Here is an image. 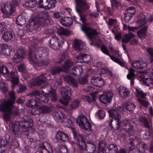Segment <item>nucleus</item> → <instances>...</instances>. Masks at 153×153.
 I'll return each instance as SVG.
<instances>
[{
    "mask_svg": "<svg viewBox=\"0 0 153 153\" xmlns=\"http://www.w3.org/2000/svg\"><path fill=\"white\" fill-rule=\"evenodd\" d=\"M48 57V51L42 47L33 48L28 53L29 61L33 66L48 65L50 61Z\"/></svg>",
    "mask_w": 153,
    "mask_h": 153,
    "instance_id": "1",
    "label": "nucleus"
},
{
    "mask_svg": "<svg viewBox=\"0 0 153 153\" xmlns=\"http://www.w3.org/2000/svg\"><path fill=\"white\" fill-rule=\"evenodd\" d=\"M81 27L82 30L84 32L86 37L90 41V45H95L99 46L101 44L102 41L100 39L98 40L97 43L95 41L96 40V35L99 34L98 32L96 29L87 27L83 25H81Z\"/></svg>",
    "mask_w": 153,
    "mask_h": 153,
    "instance_id": "2",
    "label": "nucleus"
},
{
    "mask_svg": "<svg viewBox=\"0 0 153 153\" xmlns=\"http://www.w3.org/2000/svg\"><path fill=\"white\" fill-rule=\"evenodd\" d=\"M76 3L75 9L79 13L80 17L79 20L81 21L83 23H85L86 21V15L81 14L84 11L88 10L90 5L85 0H75Z\"/></svg>",
    "mask_w": 153,
    "mask_h": 153,
    "instance_id": "3",
    "label": "nucleus"
},
{
    "mask_svg": "<svg viewBox=\"0 0 153 153\" xmlns=\"http://www.w3.org/2000/svg\"><path fill=\"white\" fill-rule=\"evenodd\" d=\"M111 128L120 130L123 129L129 136L132 135L134 133V129L133 126L130 124L129 122L126 120L122 121L120 120L116 123L114 124L113 126H112Z\"/></svg>",
    "mask_w": 153,
    "mask_h": 153,
    "instance_id": "4",
    "label": "nucleus"
},
{
    "mask_svg": "<svg viewBox=\"0 0 153 153\" xmlns=\"http://www.w3.org/2000/svg\"><path fill=\"white\" fill-rule=\"evenodd\" d=\"M12 2L7 1L4 3L1 8V11L6 15L7 18L10 17L12 14L15 11L16 7L18 4V0H12Z\"/></svg>",
    "mask_w": 153,
    "mask_h": 153,
    "instance_id": "5",
    "label": "nucleus"
},
{
    "mask_svg": "<svg viewBox=\"0 0 153 153\" xmlns=\"http://www.w3.org/2000/svg\"><path fill=\"white\" fill-rule=\"evenodd\" d=\"M59 91L60 94L63 96L62 98L60 100V102L65 105H67L72 93L71 87L68 86L62 87L60 88Z\"/></svg>",
    "mask_w": 153,
    "mask_h": 153,
    "instance_id": "6",
    "label": "nucleus"
},
{
    "mask_svg": "<svg viewBox=\"0 0 153 153\" xmlns=\"http://www.w3.org/2000/svg\"><path fill=\"white\" fill-rule=\"evenodd\" d=\"M50 74L48 72L41 73L40 76L36 77L31 83L32 86H36L45 82L47 80L50 79Z\"/></svg>",
    "mask_w": 153,
    "mask_h": 153,
    "instance_id": "7",
    "label": "nucleus"
},
{
    "mask_svg": "<svg viewBox=\"0 0 153 153\" xmlns=\"http://www.w3.org/2000/svg\"><path fill=\"white\" fill-rule=\"evenodd\" d=\"M41 91L44 94L49 96L51 101H56L57 99L56 92L52 90L51 86L49 84H47L42 87Z\"/></svg>",
    "mask_w": 153,
    "mask_h": 153,
    "instance_id": "8",
    "label": "nucleus"
},
{
    "mask_svg": "<svg viewBox=\"0 0 153 153\" xmlns=\"http://www.w3.org/2000/svg\"><path fill=\"white\" fill-rule=\"evenodd\" d=\"M108 111L110 117L114 119H111L109 123V126L111 128L112 126H113L114 124L116 123L120 120L121 115L117 110L115 109L110 110Z\"/></svg>",
    "mask_w": 153,
    "mask_h": 153,
    "instance_id": "9",
    "label": "nucleus"
},
{
    "mask_svg": "<svg viewBox=\"0 0 153 153\" xmlns=\"http://www.w3.org/2000/svg\"><path fill=\"white\" fill-rule=\"evenodd\" d=\"M13 102L11 101H7L3 99L0 100V111L10 112L11 108H13Z\"/></svg>",
    "mask_w": 153,
    "mask_h": 153,
    "instance_id": "10",
    "label": "nucleus"
},
{
    "mask_svg": "<svg viewBox=\"0 0 153 153\" xmlns=\"http://www.w3.org/2000/svg\"><path fill=\"white\" fill-rule=\"evenodd\" d=\"M56 2V0H40L39 4L40 7L49 10L55 7Z\"/></svg>",
    "mask_w": 153,
    "mask_h": 153,
    "instance_id": "11",
    "label": "nucleus"
},
{
    "mask_svg": "<svg viewBox=\"0 0 153 153\" xmlns=\"http://www.w3.org/2000/svg\"><path fill=\"white\" fill-rule=\"evenodd\" d=\"M11 130L13 133V134L15 136H18L22 134H25L26 137H27L29 135L28 132H25V131H22L19 126L17 125V123L15 122L14 123L11 124Z\"/></svg>",
    "mask_w": 153,
    "mask_h": 153,
    "instance_id": "12",
    "label": "nucleus"
},
{
    "mask_svg": "<svg viewBox=\"0 0 153 153\" xmlns=\"http://www.w3.org/2000/svg\"><path fill=\"white\" fill-rule=\"evenodd\" d=\"M49 17L48 13L46 12H41L39 13L37 20L39 23L40 22L42 27H43L48 24Z\"/></svg>",
    "mask_w": 153,
    "mask_h": 153,
    "instance_id": "13",
    "label": "nucleus"
},
{
    "mask_svg": "<svg viewBox=\"0 0 153 153\" xmlns=\"http://www.w3.org/2000/svg\"><path fill=\"white\" fill-rule=\"evenodd\" d=\"M113 95V94L111 91L105 92L99 96L100 100L104 104L109 103L111 102Z\"/></svg>",
    "mask_w": 153,
    "mask_h": 153,
    "instance_id": "14",
    "label": "nucleus"
},
{
    "mask_svg": "<svg viewBox=\"0 0 153 153\" xmlns=\"http://www.w3.org/2000/svg\"><path fill=\"white\" fill-rule=\"evenodd\" d=\"M26 51L23 48H20L17 51L13 58V61L15 63H18L21 62L25 56Z\"/></svg>",
    "mask_w": 153,
    "mask_h": 153,
    "instance_id": "15",
    "label": "nucleus"
},
{
    "mask_svg": "<svg viewBox=\"0 0 153 153\" xmlns=\"http://www.w3.org/2000/svg\"><path fill=\"white\" fill-rule=\"evenodd\" d=\"M59 38L56 36L52 37L49 40V46L56 50H60L62 48L61 42H58Z\"/></svg>",
    "mask_w": 153,
    "mask_h": 153,
    "instance_id": "16",
    "label": "nucleus"
},
{
    "mask_svg": "<svg viewBox=\"0 0 153 153\" xmlns=\"http://www.w3.org/2000/svg\"><path fill=\"white\" fill-rule=\"evenodd\" d=\"M8 78L11 81L12 87L14 88L19 83V77L17 73L11 71L8 75Z\"/></svg>",
    "mask_w": 153,
    "mask_h": 153,
    "instance_id": "17",
    "label": "nucleus"
},
{
    "mask_svg": "<svg viewBox=\"0 0 153 153\" xmlns=\"http://www.w3.org/2000/svg\"><path fill=\"white\" fill-rule=\"evenodd\" d=\"M33 96H34L35 99L37 100L39 103L40 102H43L45 103L48 102L49 100L48 97L40 93L38 91H36L32 93Z\"/></svg>",
    "mask_w": 153,
    "mask_h": 153,
    "instance_id": "18",
    "label": "nucleus"
},
{
    "mask_svg": "<svg viewBox=\"0 0 153 153\" xmlns=\"http://www.w3.org/2000/svg\"><path fill=\"white\" fill-rule=\"evenodd\" d=\"M41 26L42 27L40 22L39 23L36 20V21H32L30 22L28 24L26 25V28L28 31L31 32L33 30H37Z\"/></svg>",
    "mask_w": 153,
    "mask_h": 153,
    "instance_id": "19",
    "label": "nucleus"
},
{
    "mask_svg": "<svg viewBox=\"0 0 153 153\" xmlns=\"http://www.w3.org/2000/svg\"><path fill=\"white\" fill-rule=\"evenodd\" d=\"M16 122L17 123V125H18L21 129H26L25 130V132H28L27 131L29 130V128H30L33 125L32 123L21 120L20 121Z\"/></svg>",
    "mask_w": 153,
    "mask_h": 153,
    "instance_id": "20",
    "label": "nucleus"
},
{
    "mask_svg": "<svg viewBox=\"0 0 153 153\" xmlns=\"http://www.w3.org/2000/svg\"><path fill=\"white\" fill-rule=\"evenodd\" d=\"M91 82L94 85L100 87H102L105 83L104 81L102 78L98 77L92 78Z\"/></svg>",
    "mask_w": 153,
    "mask_h": 153,
    "instance_id": "21",
    "label": "nucleus"
},
{
    "mask_svg": "<svg viewBox=\"0 0 153 153\" xmlns=\"http://www.w3.org/2000/svg\"><path fill=\"white\" fill-rule=\"evenodd\" d=\"M14 33L12 30H7L3 34L1 38L5 42H8L13 39Z\"/></svg>",
    "mask_w": 153,
    "mask_h": 153,
    "instance_id": "22",
    "label": "nucleus"
},
{
    "mask_svg": "<svg viewBox=\"0 0 153 153\" xmlns=\"http://www.w3.org/2000/svg\"><path fill=\"white\" fill-rule=\"evenodd\" d=\"M85 149L88 153H94L96 150V146L91 141H88L86 143Z\"/></svg>",
    "mask_w": 153,
    "mask_h": 153,
    "instance_id": "23",
    "label": "nucleus"
},
{
    "mask_svg": "<svg viewBox=\"0 0 153 153\" xmlns=\"http://www.w3.org/2000/svg\"><path fill=\"white\" fill-rule=\"evenodd\" d=\"M132 65L136 69H142L147 66V64L146 61H135L133 62Z\"/></svg>",
    "mask_w": 153,
    "mask_h": 153,
    "instance_id": "24",
    "label": "nucleus"
},
{
    "mask_svg": "<svg viewBox=\"0 0 153 153\" xmlns=\"http://www.w3.org/2000/svg\"><path fill=\"white\" fill-rule=\"evenodd\" d=\"M119 92L120 96L123 98H126L130 94L129 89L125 87L120 86L119 89Z\"/></svg>",
    "mask_w": 153,
    "mask_h": 153,
    "instance_id": "25",
    "label": "nucleus"
},
{
    "mask_svg": "<svg viewBox=\"0 0 153 153\" xmlns=\"http://www.w3.org/2000/svg\"><path fill=\"white\" fill-rule=\"evenodd\" d=\"M55 138L57 140L65 142L68 139V137L67 134L63 131H58L56 132Z\"/></svg>",
    "mask_w": 153,
    "mask_h": 153,
    "instance_id": "26",
    "label": "nucleus"
},
{
    "mask_svg": "<svg viewBox=\"0 0 153 153\" xmlns=\"http://www.w3.org/2000/svg\"><path fill=\"white\" fill-rule=\"evenodd\" d=\"M76 59L78 61L83 60V62L87 63L90 61L91 56L88 54L80 53L77 55Z\"/></svg>",
    "mask_w": 153,
    "mask_h": 153,
    "instance_id": "27",
    "label": "nucleus"
},
{
    "mask_svg": "<svg viewBox=\"0 0 153 153\" xmlns=\"http://www.w3.org/2000/svg\"><path fill=\"white\" fill-rule=\"evenodd\" d=\"M70 74L73 76H76L80 75L82 73L81 67L75 66L70 71Z\"/></svg>",
    "mask_w": 153,
    "mask_h": 153,
    "instance_id": "28",
    "label": "nucleus"
},
{
    "mask_svg": "<svg viewBox=\"0 0 153 153\" xmlns=\"http://www.w3.org/2000/svg\"><path fill=\"white\" fill-rule=\"evenodd\" d=\"M74 63L70 59L66 60L62 65L63 71L65 72H68L70 68L73 66Z\"/></svg>",
    "mask_w": 153,
    "mask_h": 153,
    "instance_id": "29",
    "label": "nucleus"
},
{
    "mask_svg": "<svg viewBox=\"0 0 153 153\" xmlns=\"http://www.w3.org/2000/svg\"><path fill=\"white\" fill-rule=\"evenodd\" d=\"M118 151L117 146L114 144L109 145L105 150L106 153H117Z\"/></svg>",
    "mask_w": 153,
    "mask_h": 153,
    "instance_id": "30",
    "label": "nucleus"
},
{
    "mask_svg": "<svg viewBox=\"0 0 153 153\" xmlns=\"http://www.w3.org/2000/svg\"><path fill=\"white\" fill-rule=\"evenodd\" d=\"M72 19L70 17H65L61 19L60 22L63 26L67 27L73 24Z\"/></svg>",
    "mask_w": 153,
    "mask_h": 153,
    "instance_id": "31",
    "label": "nucleus"
},
{
    "mask_svg": "<svg viewBox=\"0 0 153 153\" xmlns=\"http://www.w3.org/2000/svg\"><path fill=\"white\" fill-rule=\"evenodd\" d=\"M129 71V73L127 75V78L131 80V84L132 85H133L134 82V80L135 79V74L134 73V70L132 68L128 69Z\"/></svg>",
    "mask_w": 153,
    "mask_h": 153,
    "instance_id": "32",
    "label": "nucleus"
},
{
    "mask_svg": "<svg viewBox=\"0 0 153 153\" xmlns=\"http://www.w3.org/2000/svg\"><path fill=\"white\" fill-rule=\"evenodd\" d=\"M147 29V27L145 26L137 31V34L138 37L141 39H145L146 36V32Z\"/></svg>",
    "mask_w": 153,
    "mask_h": 153,
    "instance_id": "33",
    "label": "nucleus"
},
{
    "mask_svg": "<svg viewBox=\"0 0 153 153\" xmlns=\"http://www.w3.org/2000/svg\"><path fill=\"white\" fill-rule=\"evenodd\" d=\"M137 23L140 27H142L146 24L145 16L143 14L140 13L138 15Z\"/></svg>",
    "mask_w": 153,
    "mask_h": 153,
    "instance_id": "34",
    "label": "nucleus"
},
{
    "mask_svg": "<svg viewBox=\"0 0 153 153\" xmlns=\"http://www.w3.org/2000/svg\"><path fill=\"white\" fill-rule=\"evenodd\" d=\"M88 120L87 117L84 115L79 116L76 120V123L79 127H81Z\"/></svg>",
    "mask_w": 153,
    "mask_h": 153,
    "instance_id": "35",
    "label": "nucleus"
},
{
    "mask_svg": "<svg viewBox=\"0 0 153 153\" xmlns=\"http://www.w3.org/2000/svg\"><path fill=\"white\" fill-rule=\"evenodd\" d=\"M37 4L36 0H29L26 1L24 3L22 4V6L25 7H29L33 8L35 7Z\"/></svg>",
    "mask_w": 153,
    "mask_h": 153,
    "instance_id": "36",
    "label": "nucleus"
},
{
    "mask_svg": "<svg viewBox=\"0 0 153 153\" xmlns=\"http://www.w3.org/2000/svg\"><path fill=\"white\" fill-rule=\"evenodd\" d=\"M57 33L59 35L67 36L70 34V31L68 29L60 27L58 29Z\"/></svg>",
    "mask_w": 153,
    "mask_h": 153,
    "instance_id": "37",
    "label": "nucleus"
},
{
    "mask_svg": "<svg viewBox=\"0 0 153 153\" xmlns=\"http://www.w3.org/2000/svg\"><path fill=\"white\" fill-rule=\"evenodd\" d=\"M134 35L131 33L126 34L124 35L122 41L123 43H127L129 42L131 38H134Z\"/></svg>",
    "mask_w": 153,
    "mask_h": 153,
    "instance_id": "38",
    "label": "nucleus"
},
{
    "mask_svg": "<svg viewBox=\"0 0 153 153\" xmlns=\"http://www.w3.org/2000/svg\"><path fill=\"white\" fill-rule=\"evenodd\" d=\"M25 22L26 20L25 17L23 15H19L16 18V24L19 26H22L25 24Z\"/></svg>",
    "mask_w": 153,
    "mask_h": 153,
    "instance_id": "39",
    "label": "nucleus"
},
{
    "mask_svg": "<svg viewBox=\"0 0 153 153\" xmlns=\"http://www.w3.org/2000/svg\"><path fill=\"white\" fill-rule=\"evenodd\" d=\"M149 72L148 71L147 72H145L144 74V78L145 79V80L144 81L146 85L148 86H149L151 84H153V79L150 77L148 78H145V77L146 76V75H149Z\"/></svg>",
    "mask_w": 153,
    "mask_h": 153,
    "instance_id": "40",
    "label": "nucleus"
},
{
    "mask_svg": "<svg viewBox=\"0 0 153 153\" xmlns=\"http://www.w3.org/2000/svg\"><path fill=\"white\" fill-rule=\"evenodd\" d=\"M26 105L27 106L29 107H34L39 105L38 101L37 100H30L27 102H26Z\"/></svg>",
    "mask_w": 153,
    "mask_h": 153,
    "instance_id": "41",
    "label": "nucleus"
},
{
    "mask_svg": "<svg viewBox=\"0 0 153 153\" xmlns=\"http://www.w3.org/2000/svg\"><path fill=\"white\" fill-rule=\"evenodd\" d=\"M40 107L42 114H48L52 110L51 107L48 105H43Z\"/></svg>",
    "mask_w": 153,
    "mask_h": 153,
    "instance_id": "42",
    "label": "nucleus"
},
{
    "mask_svg": "<svg viewBox=\"0 0 153 153\" xmlns=\"http://www.w3.org/2000/svg\"><path fill=\"white\" fill-rule=\"evenodd\" d=\"M137 148L139 152H144L147 149L146 144L143 142H140L137 144Z\"/></svg>",
    "mask_w": 153,
    "mask_h": 153,
    "instance_id": "43",
    "label": "nucleus"
},
{
    "mask_svg": "<svg viewBox=\"0 0 153 153\" xmlns=\"http://www.w3.org/2000/svg\"><path fill=\"white\" fill-rule=\"evenodd\" d=\"M63 71V69L59 66H54L51 69V73L52 75H55L59 74L61 72Z\"/></svg>",
    "mask_w": 153,
    "mask_h": 153,
    "instance_id": "44",
    "label": "nucleus"
},
{
    "mask_svg": "<svg viewBox=\"0 0 153 153\" xmlns=\"http://www.w3.org/2000/svg\"><path fill=\"white\" fill-rule=\"evenodd\" d=\"M80 127L82 129L88 131H90L91 130V125L88 120Z\"/></svg>",
    "mask_w": 153,
    "mask_h": 153,
    "instance_id": "45",
    "label": "nucleus"
},
{
    "mask_svg": "<svg viewBox=\"0 0 153 153\" xmlns=\"http://www.w3.org/2000/svg\"><path fill=\"white\" fill-rule=\"evenodd\" d=\"M126 110L129 111H133L135 108V105L133 104L127 102L124 104Z\"/></svg>",
    "mask_w": 153,
    "mask_h": 153,
    "instance_id": "46",
    "label": "nucleus"
},
{
    "mask_svg": "<svg viewBox=\"0 0 153 153\" xmlns=\"http://www.w3.org/2000/svg\"><path fill=\"white\" fill-rule=\"evenodd\" d=\"M80 103L78 100H75L73 101L70 105V109L71 110L75 109L77 108Z\"/></svg>",
    "mask_w": 153,
    "mask_h": 153,
    "instance_id": "47",
    "label": "nucleus"
},
{
    "mask_svg": "<svg viewBox=\"0 0 153 153\" xmlns=\"http://www.w3.org/2000/svg\"><path fill=\"white\" fill-rule=\"evenodd\" d=\"M82 99L85 101H87L90 103L93 102L95 101V99L94 97H92V98L90 97L89 96L87 95H83L82 97Z\"/></svg>",
    "mask_w": 153,
    "mask_h": 153,
    "instance_id": "48",
    "label": "nucleus"
},
{
    "mask_svg": "<svg viewBox=\"0 0 153 153\" xmlns=\"http://www.w3.org/2000/svg\"><path fill=\"white\" fill-rule=\"evenodd\" d=\"M139 120L144 123V126L146 127L147 128L150 127V126L149 125V123L146 117L143 116H140L139 118Z\"/></svg>",
    "mask_w": 153,
    "mask_h": 153,
    "instance_id": "49",
    "label": "nucleus"
},
{
    "mask_svg": "<svg viewBox=\"0 0 153 153\" xmlns=\"http://www.w3.org/2000/svg\"><path fill=\"white\" fill-rule=\"evenodd\" d=\"M96 115L100 119H103L105 115V111L102 109H99L97 112Z\"/></svg>",
    "mask_w": 153,
    "mask_h": 153,
    "instance_id": "50",
    "label": "nucleus"
},
{
    "mask_svg": "<svg viewBox=\"0 0 153 153\" xmlns=\"http://www.w3.org/2000/svg\"><path fill=\"white\" fill-rule=\"evenodd\" d=\"M81 42L77 39L74 40L73 44V47L74 49L76 50H79L80 49Z\"/></svg>",
    "mask_w": 153,
    "mask_h": 153,
    "instance_id": "51",
    "label": "nucleus"
},
{
    "mask_svg": "<svg viewBox=\"0 0 153 153\" xmlns=\"http://www.w3.org/2000/svg\"><path fill=\"white\" fill-rule=\"evenodd\" d=\"M72 133L73 134L74 137V139L77 141L78 142L80 141V138L82 137V135L79 132H77L74 130L72 131Z\"/></svg>",
    "mask_w": 153,
    "mask_h": 153,
    "instance_id": "52",
    "label": "nucleus"
},
{
    "mask_svg": "<svg viewBox=\"0 0 153 153\" xmlns=\"http://www.w3.org/2000/svg\"><path fill=\"white\" fill-rule=\"evenodd\" d=\"M124 20L126 22H128L133 16L131 14H129L128 12L125 11L124 14Z\"/></svg>",
    "mask_w": 153,
    "mask_h": 153,
    "instance_id": "53",
    "label": "nucleus"
},
{
    "mask_svg": "<svg viewBox=\"0 0 153 153\" xmlns=\"http://www.w3.org/2000/svg\"><path fill=\"white\" fill-rule=\"evenodd\" d=\"M12 108H11V111L10 112H4V113L3 115V117L4 120L6 121H9L10 117V115L12 114Z\"/></svg>",
    "mask_w": 153,
    "mask_h": 153,
    "instance_id": "54",
    "label": "nucleus"
},
{
    "mask_svg": "<svg viewBox=\"0 0 153 153\" xmlns=\"http://www.w3.org/2000/svg\"><path fill=\"white\" fill-rule=\"evenodd\" d=\"M79 82L82 85H84L88 84V82L86 77H81L78 78Z\"/></svg>",
    "mask_w": 153,
    "mask_h": 153,
    "instance_id": "55",
    "label": "nucleus"
},
{
    "mask_svg": "<svg viewBox=\"0 0 153 153\" xmlns=\"http://www.w3.org/2000/svg\"><path fill=\"white\" fill-rule=\"evenodd\" d=\"M70 85L76 88L78 87L79 83L77 79L73 78L69 84Z\"/></svg>",
    "mask_w": 153,
    "mask_h": 153,
    "instance_id": "56",
    "label": "nucleus"
},
{
    "mask_svg": "<svg viewBox=\"0 0 153 153\" xmlns=\"http://www.w3.org/2000/svg\"><path fill=\"white\" fill-rule=\"evenodd\" d=\"M12 51V47L10 45H7V48H6L3 54L7 56H9L11 52Z\"/></svg>",
    "mask_w": 153,
    "mask_h": 153,
    "instance_id": "57",
    "label": "nucleus"
},
{
    "mask_svg": "<svg viewBox=\"0 0 153 153\" xmlns=\"http://www.w3.org/2000/svg\"><path fill=\"white\" fill-rule=\"evenodd\" d=\"M11 145L14 146V147L18 148L19 146V141L17 138H13L11 139Z\"/></svg>",
    "mask_w": 153,
    "mask_h": 153,
    "instance_id": "58",
    "label": "nucleus"
},
{
    "mask_svg": "<svg viewBox=\"0 0 153 153\" xmlns=\"http://www.w3.org/2000/svg\"><path fill=\"white\" fill-rule=\"evenodd\" d=\"M138 100L140 104L143 105L146 108H147L149 105V102L146 100L140 98H138Z\"/></svg>",
    "mask_w": 153,
    "mask_h": 153,
    "instance_id": "59",
    "label": "nucleus"
},
{
    "mask_svg": "<svg viewBox=\"0 0 153 153\" xmlns=\"http://www.w3.org/2000/svg\"><path fill=\"white\" fill-rule=\"evenodd\" d=\"M9 143V139H2L0 140V146L1 147H5Z\"/></svg>",
    "mask_w": 153,
    "mask_h": 153,
    "instance_id": "60",
    "label": "nucleus"
},
{
    "mask_svg": "<svg viewBox=\"0 0 153 153\" xmlns=\"http://www.w3.org/2000/svg\"><path fill=\"white\" fill-rule=\"evenodd\" d=\"M137 92V95L138 97L144 98L146 96V94L143 92V91L137 88L136 89Z\"/></svg>",
    "mask_w": 153,
    "mask_h": 153,
    "instance_id": "61",
    "label": "nucleus"
},
{
    "mask_svg": "<svg viewBox=\"0 0 153 153\" xmlns=\"http://www.w3.org/2000/svg\"><path fill=\"white\" fill-rule=\"evenodd\" d=\"M54 32L53 28H49L43 31V34L44 35H47L53 34Z\"/></svg>",
    "mask_w": 153,
    "mask_h": 153,
    "instance_id": "62",
    "label": "nucleus"
},
{
    "mask_svg": "<svg viewBox=\"0 0 153 153\" xmlns=\"http://www.w3.org/2000/svg\"><path fill=\"white\" fill-rule=\"evenodd\" d=\"M26 87L24 85L20 84L19 87L18 89L17 90V92L18 93H21L25 91Z\"/></svg>",
    "mask_w": 153,
    "mask_h": 153,
    "instance_id": "63",
    "label": "nucleus"
},
{
    "mask_svg": "<svg viewBox=\"0 0 153 153\" xmlns=\"http://www.w3.org/2000/svg\"><path fill=\"white\" fill-rule=\"evenodd\" d=\"M146 51L149 55L150 62H152L153 61V48H149L147 49Z\"/></svg>",
    "mask_w": 153,
    "mask_h": 153,
    "instance_id": "64",
    "label": "nucleus"
}]
</instances>
